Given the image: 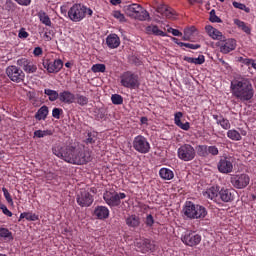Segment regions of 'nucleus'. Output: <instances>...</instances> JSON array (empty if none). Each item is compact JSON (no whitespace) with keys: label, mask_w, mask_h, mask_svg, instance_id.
Returning a JSON list of instances; mask_svg holds the SVG:
<instances>
[{"label":"nucleus","mask_w":256,"mask_h":256,"mask_svg":"<svg viewBox=\"0 0 256 256\" xmlns=\"http://www.w3.org/2000/svg\"><path fill=\"white\" fill-rule=\"evenodd\" d=\"M151 7L155 9L157 13H160L161 9L164 7V3L159 0H152Z\"/></svg>","instance_id":"nucleus-42"},{"label":"nucleus","mask_w":256,"mask_h":256,"mask_svg":"<svg viewBox=\"0 0 256 256\" xmlns=\"http://www.w3.org/2000/svg\"><path fill=\"white\" fill-rule=\"evenodd\" d=\"M126 197L127 194L116 191H106L103 194V199L105 203L110 206V208L119 207V205H121V200L125 199Z\"/></svg>","instance_id":"nucleus-9"},{"label":"nucleus","mask_w":256,"mask_h":256,"mask_svg":"<svg viewBox=\"0 0 256 256\" xmlns=\"http://www.w3.org/2000/svg\"><path fill=\"white\" fill-rule=\"evenodd\" d=\"M132 147L137 153H141L142 155H147L151 151V144L147 137L143 135L135 136L132 141Z\"/></svg>","instance_id":"nucleus-8"},{"label":"nucleus","mask_w":256,"mask_h":256,"mask_svg":"<svg viewBox=\"0 0 256 256\" xmlns=\"http://www.w3.org/2000/svg\"><path fill=\"white\" fill-rule=\"evenodd\" d=\"M193 33H195V27H191V28H185L184 29V34L188 35L191 37V35H193Z\"/></svg>","instance_id":"nucleus-58"},{"label":"nucleus","mask_w":256,"mask_h":256,"mask_svg":"<svg viewBox=\"0 0 256 256\" xmlns=\"http://www.w3.org/2000/svg\"><path fill=\"white\" fill-rule=\"evenodd\" d=\"M196 150L200 157H207V155H209L207 145H198Z\"/></svg>","instance_id":"nucleus-40"},{"label":"nucleus","mask_w":256,"mask_h":256,"mask_svg":"<svg viewBox=\"0 0 256 256\" xmlns=\"http://www.w3.org/2000/svg\"><path fill=\"white\" fill-rule=\"evenodd\" d=\"M15 3L21 5V7H29L31 5V0H14Z\"/></svg>","instance_id":"nucleus-54"},{"label":"nucleus","mask_w":256,"mask_h":256,"mask_svg":"<svg viewBox=\"0 0 256 256\" xmlns=\"http://www.w3.org/2000/svg\"><path fill=\"white\" fill-rule=\"evenodd\" d=\"M61 115H63V109L53 108L52 117H54V119H61Z\"/></svg>","instance_id":"nucleus-48"},{"label":"nucleus","mask_w":256,"mask_h":256,"mask_svg":"<svg viewBox=\"0 0 256 256\" xmlns=\"http://www.w3.org/2000/svg\"><path fill=\"white\" fill-rule=\"evenodd\" d=\"M47 115H49V107H47V105H43L38 109L34 117L36 121H45V119H47Z\"/></svg>","instance_id":"nucleus-25"},{"label":"nucleus","mask_w":256,"mask_h":256,"mask_svg":"<svg viewBox=\"0 0 256 256\" xmlns=\"http://www.w3.org/2000/svg\"><path fill=\"white\" fill-rule=\"evenodd\" d=\"M125 223L130 229H137L141 226V218L137 214H131L126 217Z\"/></svg>","instance_id":"nucleus-21"},{"label":"nucleus","mask_w":256,"mask_h":256,"mask_svg":"<svg viewBox=\"0 0 256 256\" xmlns=\"http://www.w3.org/2000/svg\"><path fill=\"white\" fill-rule=\"evenodd\" d=\"M38 17L40 21L43 23V25H46V27H51V18H49V15L45 12H39Z\"/></svg>","instance_id":"nucleus-35"},{"label":"nucleus","mask_w":256,"mask_h":256,"mask_svg":"<svg viewBox=\"0 0 256 256\" xmlns=\"http://www.w3.org/2000/svg\"><path fill=\"white\" fill-rule=\"evenodd\" d=\"M19 39H27L29 37V33L26 32L25 28H21L18 33Z\"/></svg>","instance_id":"nucleus-53"},{"label":"nucleus","mask_w":256,"mask_h":256,"mask_svg":"<svg viewBox=\"0 0 256 256\" xmlns=\"http://www.w3.org/2000/svg\"><path fill=\"white\" fill-rule=\"evenodd\" d=\"M219 155V149L216 146H208V155Z\"/></svg>","instance_id":"nucleus-55"},{"label":"nucleus","mask_w":256,"mask_h":256,"mask_svg":"<svg viewBox=\"0 0 256 256\" xmlns=\"http://www.w3.org/2000/svg\"><path fill=\"white\" fill-rule=\"evenodd\" d=\"M74 103H77L78 105H80V107H85V105L89 104V98L82 94H75Z\"/></svg>","instance_id":"nucleus-31"},{"label":"nucleus","mask_w":256,"mask_h":256,"mask_svg":"<svg viewBox=\"0 0 256 256\" xmlns=\"http://www.w3.org/2000/svg\"><path fill=\"white\" fill-rule=\"evenodd\" d=\"M183 59L187 63H192L194 65H203V63H205V56L204 55H199L197 58L184 56Z\"/></svg>","instance_id":"nucleus-28"},{"label":"nucleus","mask_w":256,"mask_h":256,"mask_svg":"<svg viewBox=\"0 0 256 256\" xmlns=\"http://www.w3.org/2000/svg\"><path fill=\"white\" fill-rule=\"evenodd\" d=\"M228 201H233V196H231L229 190H225V202L228 203Z\"/></svg>","instance_id":"nucleus-59"},{"label":"nucleus","mask_w":256,"mask_h":256,"mask_svg":"<svg viewBox=\"0 0 256 256\" xmlns=\"http://www.w3.org/2000/svg\"><path fill=\"white\" fill-rule=\"evenodd\" d=\"M251 178L247 174L230 176V182L236 189H245L249 185Z\"/></svg>","instance_id":"nucleus-14"},{"label":"nucleus","mask_w":256,"mask_h":256,"mask_svg":"<svg viewBox=\"0 0 256 256\" xmlns=\"http://www.w3.org/2000/svg\"><path fill=\"white\" fill-rule=\"evenodd\" d=\"M93 201H95V198L85 189H81L76 195V203L80 207H91Z\"/></svg>","instance_id":"nucleus-13"},{"label":"nucleus","mask_w":256,"mask_h":256,"mask_svg":"<svg viewBox=\"0 0 256 256\" xmlns=\"http://www.w3.org/2000/svg\"><path fill=\"white\" fill-rule=\"evenodd\" d=\"M120 85L125 89H139L141 82L139 75L133 71H126L120 75Z\"/></svg>","instance_id":"nucleus-6"},{"label":"nucleus","mask_w":256,"mask_h":256,"mask_svg":"<svg viewBox=\"0 0 256 256\" xmlns=\"http://www.w3.org/2000/svg\"><path fill=\"white\" fill-rule=\"evenodd\" d=\"M125 13L128 15V17L137 19L138 21H151L149 12L139 4H131L126 6Z\"/></svg>","instance_id":"nucleus-5"},{"label":"nucleus","mask_w":256,"mask_h":256,"mask_svg":"<svg viewBox=\"0 0 256 256\" xmlns=\"http://www.w3.org/2000/svg\"><path fill=\"white\" fill-rule=\"evenodd\" d=\"M2 213L6 215L7 217H13V212L7 209V206L2 205L1 206Z\"/></svg>","instance_id":"nucleus-56"},{"label":"nucleus","mask_w":256,"mask_h":256,"mask_svg":"<svg viewBox=\"0 0 256 256\" xmlns=\"http://www.w3.org/2000/svg\"><path fill=\"white\" fill-rule=\"evenodd\" d=\"M0 238L11 241V239H13V233H11L7 228L0 227Z\"/></svg>","instance_id":"nucleus-37"},{"label":"nucleus","mask_w":256,"mask_h":256,"mask_svg":"<svg viewBox=\"0 0 256 256\" xmlns=\"http://www.w3.org/2000/svg\"><path fill=\"white\" fill-rule=\"evenodd\" d=\"M113 105H123V96L119 94H113L111 96Z\"/></svg>","instance_id":"nucleus-43"},{"label":"nucleus","mask_w":256,"mask_h":256,"mask_svg":"<svg viewBox=\"0 0 256 256\" xmlns=\"http://www.w3.org/2000/svg\"><path fill=\"white\" fill-rule=\"evenodd\" d=\"M254 62H255V60H253V59L245 58L244 62H242V63H243V65H247V67H249V65H251V67H253Z\"/></svg>","instance_id":"nucleus-60"},{"label":"nucleus","mask_w":256,"mask_h":256,"mask_svg":"<svg viewBox=\"0 0 256 256\" xmlns=\"http://www.w3.org/2000/svg\"><path fill=\"white\" fill-rule=\"evenodd\" d=\"M220 165H218V170L220 173H225V166L223 165V160L220 161Z\"/></svg>","instance_id":"nucleus-63"},{"label":"nucleus","mask_w":256,"mask_h":256,"mask_svg":"<svg viewBox=\"0 0 256 256\" xmlns=\"http://www.w3.org/2000/svg\"><path fill=\"white\" fill-rule=\"evenodd\" d=\"M43 67L48 73H59L61 69H63V61L61 59H56L54 61L46 59L43 61Z\"/></svg>","instance_id":"nucleus-15"},{"label":"nucleus","mask_w":256,"mask_h":256,"mask_svg":"<svg viewBox=\"0 0 256 256\" xmlns=\"http://www.w3.org/2000/svg\"><path fill=\"white\" fill-rule=\"evenodd\" d=\"M182 213L187 219H205L207 217V209L191 201L185 202Z\"/></svg>","instance_id":"nucleus-3"},{"label":"nucleus","mask_w":256,"mask_h":256,"mask_svg":"<svg viewBox=\"0 0 256 256\" xmlns=\"http://www.w3.org/2000/svg\"><path fill=\"white\" fill-rule=\"evenodd\" d=\"M225 173H233V160L225 161Z\"/></svg>","instance_id":"nucleus-49"},{"label":"nucleus","mask_w":256,"mask_h":256,"mask_svg":"<svg viewBox=\"0 0 256 256\" xmlns=\"http://www.w3.org/2000/svg\"><path fill=\"white\" fill-rule=\"evenodd\" d=\"M160 15H162V17H166V19H175V10H173V8L167 6L164 4V6H162V9L160 12Z\"/></svg>","instance_id":"nucleus-26"},{"label":"nucleus","mask_w":256,"mask_h":256,"mask_svg":"<svg viewBox=\"0 0 256 256\" xmlns=\"http://www.w3.org/2000/svg\"><path fill=\"white\" fill-rule=\"evenodd\" d=\"M237 47V40L233 38L226 39L225 42V53H231V51H235Z\"/></svg>","instance_id":"nucleus-29"},{"label":"nucleus","mask_w":256,"mask_h":256,"mask_svg":"<svg viewBox=\"0 0 256 256\" xmlns=\"http://www.w3.org/2000/svg\"><path fill=\"white\" fill-rule=\"evenodd\" d=\"M53 35H55V32L51 29H46L44 33V38L46 41H51L53 39Z\"/></svg>","instance_id":"nucleus-51"},{"label":"nucleus","mask_w":256,"mask_h":256,"mask_svg":"<svg viewBox=\"0 0 256 256\" xmlns=\"http://www.w3.org/2000/svg\"><path fill=\"white\" fill-rule=\"evenodd\" d=\"M182 242L188 247H195L201 243V235L195 232H186L185 235L182 236Z\"/></svg>","instance_id":"nucleus-17"},{"label":"nucleus","mask_w":256,"mask_h":256,"mask_svg":"<svg viewBox=\"0 0 256 256\" xmlns=\"http://www.w3.org/2000/svg\"><path fill=\"white\" fill-rule=\"evenodd\" d=\"M235 25H237V27H239V29H242V31L244 33H247V35L251 34V28H249V26H247V24L239 19H235L234 20Z\"/></svg>","instance_id":"nucleus-34"},{"label":"nucleus","mask_w":256,"mask_h":256,"mask_svg":"<svg viewBox=\"0 0 256 256\" xmlns=\"http://www.w3.org/2000/svg\"><path fill=\"white\" fill-rule=\"evenodd\" d=\"M44 94L47 95L49 101H51V103L57 101V99H59V92H57V90H53V89H49L46 88L44 89Z\"/></svg>","instance_id":"nucleus-30"},{"label":"nucleus","mask_w":256,"mask_h":256,"mask_svg":"<svg viewBox=\"0 0 256 256\" xmlns=\"http://www.w3.org/2000/svg\"><path fill=\"white\" fill-rule=\"evenodd\" d=\"M179 47H186L187 49H201L199 44H191V43H179Z\"/></svg>","instance_id":"nucleus-47"},{"label":"nucleus","mask_w":256,"mask_h":256,"mask_svg":"<svg viewBox=\"0 0 256 256\" xmlns=\"http://www.w3.org/2000/svg\"><path fill=\"white\" fill-rule=\"evenodd\" d=\"M107 67L105 64H94L91 68L93 73H105Z\"/></svg>","instance_id":"nucleus-41"},{"label":"nucleus","mask_w":256,"mask_h":256,"mask_svg":"<svg viewBox=\"0 0 256 256\" xmlns=\"http://www.w3.org/2000/svg\"><path fill=\"white\" fill-rule=\"evenodd\" d=\"M232 5L235 9H240V11H245V13H251V8L241 2L234 1Z\"/></svg>","instance_id":"nucleus-39"},{"label":"nucleus","mask_w":256,"mask_h":256,"mask_svg":"<svg viewBox=\"0 0 256 256\" xmlns=\"http://www.w3.org/2000/svg\"><path fill=\"white\" fill-rule=\"evenodd\" d=\"M33 55L35 57H39V56L43 55V48H41V47L34 48Z\"/></svg>","instance_id":"nucleus-57"},{"label":"nucleus","mask_w":256,"mask_h":256,"mask_svg":"<svg viewBox=\"0 0 256 256\" xmlns=\"http://www.w3.org/2000/svg\"><path fill=\"white\" fill-rule=\"evenodd\" d=\"M16 5L14 4L13 0H6L5 3V9L6 11H13L15 9Z\"/></svg>","instance_id":"nucleus-52"},{"label":"nucleus","mask_w":256,"mask_h":256,"mask_svg":"<svg viewBox=\"0 0 256 256\" xmlns=\"http://www.w3.org/2000/svg\"><path fill=\"white\" fill-rule=\"evenodd\" d=\"M2 191L4 193V197L7 201V203H9V205H13V198L11 197V194L9 193V190H7V188L3 187Z\"/></svg>","instance_id":"nucleus-46"},{"label":"nucleus","mask_w":256,"mask_h":256,"mask_svg":"<svg viewBox=\"0 0 256 256\" xmlns=\"http://www.w3.org/2000/svg\"><path fill=\"white\" fill-rule=\"evenodd\" d=\"M106 45L109 49H117L121 45V39L117 34H110L106 38Z\"/></svg>","instance_id":"nucleus-23"},{"label":"nucleus","mask_w":256,"mask_h":256,"mask_svg":"<svg viewBox=\"0 0 256 256\" xmlns=\"http://www.w3.org/2000/svg\"><path fill=\"white\" fill-rule=\"evenodd\" d=\"M53 135L52 130H36L34 132V137H38V139H43V137H49Z\"/></svg>","instance_id":"nucleus-36"},{"label":"nucleus","mask_w":256,"mask_h":256,"mask_svg":"<svg viewBox=\"0 0 256 256\" xmlns=\"http://www.w3.org/2000/svg\"><path fill=\"white\" fill-rule=\"evenodd\" d=\"M145 225L146 227H149V229L153 228V225H155V218L152 214H148L145 218Z\"/></svg>","instance_id":"nucleus-44"},{"label":"nucleus","mask_w":256,"mask_h":256,"mask_svg":"<svg viewBox=\"0 0 256 256\" xmlns=\"http://www.w3.org/2000/svg\"><path fill=\"white\" fill-rule=\"evenodd\" d=\"M97 139V132H88L86 135V139L84 140V143H86V145H94V143L97 142Z\"/></svg>","instance_id":"nucleus-32"},{"label":"nucleus","mask_w":256,"mask_h":256,"mask_svg":"<svg viewBox=\"0 0 256 256\" xmlns=\"http://www.w3.org/2000/svg\"><path fill=\"white\" fill-rule=\"evenodd\" d=\"M6 75L13 83H23L25 81V72L15 65L6 68Z\"/></svg>","instance_id":"nucleus-12"},{"label":"nucleus","mask_w":256,"mask_h":256,"mask_svg":"<svg viewBox=\"0 0 256 256\" xmlns=\"http://www.w3.org/2000/svg\"><path fill=\"white\" fill-rule=\"evenodd\" d=\"M181 119H183V112H176L174 114V123L177 127L182 129L183 131H189L191 129V124L189 122H181Z\"/></svg>","instance_id":"nucleus-22"},{"label":"nucleus","mask_w":256,"mask_h":256,"mask_svg":"<svg viewBox=\"0 0 256 256\" xmlns=\"http://www.w3.org/2000/svg\"><path fill=\"white\" fill-rule=\"evenodd\" d=\"M172 34L174 37H182L183 36V33L181 31H179L178 29L172 30Z\"/></svg>","instance_id":"nucleus-61"},{"label":"nucleus","mask_w":256,"mask_h":256,"mask_svg":"<svg viewBox=\"0 0 256 256\" xmlns=\"http://www.w3.org/2000/svg\"><path fill=\"white\" fill-rule=\"evenodd\" d=\"M140 123L141 125H147V123H149V119L147 117H141L140 118Z\"/></svg>","instance_id":"nucleus-64"},{"label":"nucleus","mask_w":256,"mask_h":256,"mask_svg":"<svg viewBox=\"0 0 256 256\" xmlns=\"http://www.w3.org/2000/svg\"><path fill=\"white\" fill-rule=\"evenodd\" d=\"M20 219H25L26 221H39V216L32 212H23L20 214Z\"/></svg>","instance_id":"nucleus-33"},{"label":"nucleus","mask_w":256,"mask_h":256,"mask_svg":"<svg viewBox=\"0 0 256 256\" xmlns=\"http://www.w3.org/2000/svg\"><path fill=\"white\" fill-rule=\"evenodd\" d=\"M58 99L60 103H64L65 105H72V103H75V94H73L71 91L64 90L59 93Z\"/></svg>","instance_id":"nucleus-20"},{"label":"nucleus","mask_w":256,"mask_h":256,"mask_svg":"<svg viewBox=\"0 0 256 256\" xmlns=\"http://www.w3.org/2000/svg\"><path fill=\"white\" fill-rule=\"evenodd\" d=\"M209 21H211V23H221V18H219L215 12V9H212L210 11V18Z\"/></svg>","instance_id":"nucleus-45"},{"label":"nucleus","mask_w":256,"mask_h":256,"mask_svg":"<svg viewBox=\"0 0 256 256\" xmlns=\"http://www.w3.org/2000/svg\"><path fill=\"white\" fill-rule=\"evenodd\" d=\"M136 247L140 253H154L155 243L151 239L144 238L136 242Z\"/></svg>","instance_id":"nucleus-16"},{"label":"nucleus","mask_w":256,"mask_h":256,"mask_svg":"<svg viewBox=\"0 0 256 256\" xmlns=\"http://www.w3.org/2000/svg\"><path fill=\"white\" fill-rule=\"evenodd\" d=\"M227 137L232 139V141H241V133H239L237 130H229L227 132Z\"/></svg>","instance_id":"nucleus-38"},{"label":"nucleus","mask_w":256,"mask_h":256,"mask_svg":"<svg viewBox=\"0 0 256 256\" xmlns=\"http://www.w3.org/2000/svg\"><path fill=\"white\" fill-rule=\"evenodd\" d=\"M197 155L195 148L191 144H184L177 150L178 159L181 161L189 162L193 161Z\"/></svg>","instance_id":"nucleus-11"},{"label":"nucleus","mask_w":256,"mask_h":256,"mask_svg":"<svg viewBox=\"0 0 256 256\" xmlns=\"http://www.w3.org/2000/svg\"><path fill=\"white\" fill-rule=\"evenodd\" d=\"M159 176L164 181H171V179L175 177V173H173V171L169 168H161L159 170Z\"/></svg>","instance_id":"nucleus-27"},{"label":"nucleus","mask_w":256,"mask_h":256,"mask_svg":"<svg viewBox=\"0 0 256 256\" xmlns=\"http://www.w3.org/2000/svg\"><path fill=\"white\" fill-rule=\"evenodd\" d=\"M16 64L18 67H21L25 73H37V65L27 58L18 59Z\"/></svg>","instance_id":"nucleus-18"},{"label":"nucleus","mask_w":256,"mask_h":256,"mask_svg":"<svg viewBox=\"0 0 256 256\" xmlns=\"http://www.w3.org/2000/svg\"><path fill=\"white\" fill-rule=\"evenodd\" d=\"M104 117H105V110H103V109L98 110L97 118L104 119Z\"/></svg>","instance_id":"nucleus-62"},{"label":"nucleus","mask_w":256,"mask_h":256,"mask_svg":"<svg viewBox=\"0 0 256 256\" xmlns=\"http://www.w3.org/2000/svg\"><path fill=\"white\" fill-rule=\"evenodd\" d=\"M203 197L211 199V201L217 203L219 207H223V205H225V194L223 192H219L215 186L206 189V191L203 192Z\"/></svg>","instance_id":"nucleus-10"},{"label":"nucleus","mask_w":256,"mask_h":256,"mask_svg":"<svg viewBox=\"0 0 256 256\" xmlns=\"http://www.w3.org/2000/svg\"><path fill=\"white\" fill-rule=\"evenodd\" d=\"M87 15L91 17L93 15V10L91 8H87V6L83 4H73L68 10V17L70 21H73L74 23L83 21Z\"/></svg>","instance_id":"nucleus-4"},{"label":"nucleus","mask_w":256,"mask_h":256,"mask_svg":"<svg viewBox=\"0 0 256 256\" xmlns=\"http://www.w3.org/2000/svg\"><path fill=\"white\" fill-rule=\"evenodd\" d=\"M110 211L107 206H96L94 208V217L99 219L100 221H105V219H109Z\"/></svg>","instance_id":"nucleus-19"},{"label":"nucleus","mask_w":256,"mask_h":256,"mask_svg":"<svg viewBox=\"0 0 256 256\" xmlns=\"http://www.w3.org/2000/svg\"><path fill=\"white\" fill-rule=\"evenodd\" d=\"M147 35H156L157 37H167V33L159 29L158 25H150L146 27Z\"/></svg>","instance_id":"nucleus-24"},{"label":"nucleus","mask_w":256,"mask_h":256,"mask_svg":"<svg viewBox=\"0 0 256 256\" xmlns=\"http://www.w3.org/2000/svg\"><path fill=\"white\" fill-rule=\"evenodd\" d=\"M231 89L234 97L240 99V101H251L255 90H253V84L249 79L235 80L231 82Z\"/></svg>","instance_id":"nucleus-2"},{"label":"nucleus","mask_w":256,"mask_h":256,"mask_svg":"<svg viewBox=\"0 0 256 256\" xmlns=\"http://www.w3.org/2000/svg\"><path fill=\"white\" fill-rule=\"evenodd\" d=\"M205 31L211 37V39L216 40V47L220 49V53L222 55L225 54V37H223V33L211 25L205 26Z\"/></svg>","instance_id":"nucleus-7"},{"label":"nucleus","mask_w":256,"mask_h":256,"mask_svg":"<svg viewBox=\"0 0 256 256\" xmlns=\"http://www.w3.org/2000/svg\"><path fill=\"white\" fill-rule=\"evenodd\" d=\"M56 157L63 159L66 163L72 165H85L92 159L91 151L85 148H76L73 146L55 147L52 149Z\"/></svg>","instance_id":"nucleus-1"},{"label":"nucleus","mask_w":256,"mask_h":256,"mask_svg":"<svg viewBox=\"0 0 256 256\" xmlns=\"http://www.w3.org/2000/svg\"><path fill=\"white\" fill-rule=\"evenodd\" d=\"M113 17L115 19H118V21H120L121 23H125V15H123V13H121L120 11H114Z\"/></svg>","instance_id":"nucleus-50"}]
</instances>
